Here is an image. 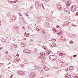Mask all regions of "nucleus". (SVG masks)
<instances>
[{
  "instance_id": "47",
  "label": "nucleus",
  "mask_w": 78,
  "mask_h": 78,
  "mask_svg": "<svg viewBox=\"0 0 78 78\" xmlns=\"http://www.w3.org/2000/svg\"><path fill=\"white\" fill-rule=\"evenodd\" d=\"M2 63H0V66H1V65H2Z\"/></svg>"
},
{
  "instance_id": "51",
  "label": "nucleus",
  "mask_w": 78,
  "mask_h": 78,
  "mask_svg": "<svg viewBox=\"0 0 78 78\" xmlns=\"http://www.w3.org/2000/svg\"><path fill=\"white\" fill-rule=\"evenodd\" d=\"M1 77L2 78V76H1Z\"/></svg>"
},
{
  "instance_id": "30",
  "label": "nucleus",
  "mask_w": 78,
  "mask_h": 78,
  "mask_svg": "<svg viewBox=\"0 0 78 78\" xmlns=\"http://www.w3.org/2000/svg\"><path fill=\"white\" fill-rule=\"evenodd\" d=\"M76 56H77L76 55H74L73 56L74 58H75V57H76Z\"/></svg>"
},
{
  "instance_id": "35",
  "label": "nucleus",
  "mask_w": 78,
  "mask_h": 78,
  "mask_svg": "<svg viewBox=\"0 0 78 78\" xmlns=\"http://www.w3.org/2000/svg\"><path fill=\"white\" fill-rule=\"evenodd\" d=\"M25 44L24 43H23V45L22 46H23V47H25V46H26V45H24Z\"/></svg>"
},
{
  "instance_id": "52",
  "label": "nucleus",
  "mask_w": 78,
  "mask_h": 78,
  "mask_svg": "<svg viewBox=\"0 0 78 78\" xmlns=\"http://www.w3.org/2000/svg\"><path fill=\"white\" fill-rule=\"evenodd\" d=\"M38 45H39V44H38Z\"/></svg>"
},
{
  "instance_id": "38",
  "label": "nucleus",
  "mask_w": 78,
  "mask_h": 78,
  "mask_svg": "<svg viewBox=\"0 0 78 78\" xmlns=\"http://www.w3.org/2000/svg\"><path fill=\"white\" fill-rule=\"evenodd\" d=\"M56 27H57V28H59V26L57 25V26H56Z\"/></svg>"
},
{
  "instance_id": "32",
  "label": "nucleus",
  "mask_w": 78,
  "mask_h": 78,
  "mask_svg": "<svg viewBox=\"0 0 78 78\" xmlns=\"http://www.w3.org/2000/svg\"><path fill=\"white\" fill-rule=\"evenodd\" d=\"M9 2H12V0H9Z\"/></svg>"
},
{
  "instance_id": "12",
  "label": "nucleus",
  "mask_w": 78,
  "mask_h": 78,
  "mask_svg": "<svg viewBox=\"0 0 78 78\" xmlns=\"http://www.w3.org/2000/svg\"><path fill=\"white\" fill-rule=\"evenodd\" d=\"M17 73L19 74L20 75H24V73L21 72H18Z\"/></svg>"
},
{
  "instance_id": "40",
  "label": "nucleus",
  "mask_w": 78,
  "mask_h": 78,
  "mask_svg": "<svg viewBox=\"0 0 78 78\" xmlns=\"http://www.w3.org/2000/svg\"><path fill=\"white\" fill-rule=\"evenodd\" d=\"M26 39H27V38H23L24 40H25Z\"/></svg>"
},
{
  "instance_id": "21",
  "label": "nucleus",
  "mask_w": 78,
  "mask_h": 78,
  "mask_svg": "<svg viewBox=\"0 0 78 78\" xmlns=\"http://www.w3.org/2000/svg\"><path fill=\"white\" fill-rule=\"evenodd\" d=\"M64 10L65 12H67V10L65 8L64 9Z\"/></svg>"
},
{
  "instance_id": "9",
  "label": "nucleus",
  "mask_w": 78,
  "mask_h": 78,
  "mask_svg": "<svg viewBox=\"0 0 78 78\" xmlns=\"http://www.w3.org/2000/svg\"><path fill=\"white\" fill-rule=\"evenodd\" d=\"M58 64H59L60 66H63L64 65V62H58Z\"/></svg>"
},
{
  "instance_id": "8",
  "label": "nucleus",
  "mask_w": 78,
  "mask_h": 78,
  "mask_svg": "<svg viewBox=\"0 0 78 78\" xmlns=\"http://www.w3.org/2000/svg\"><path fill=\"white\" fill-rule=\"evenodd\" d=\"M12 30L13 31H16L17 30V27H16V26H14V27H13Z\"/></svg>"
},
{
  "instance_id": "55",
  "label": "nucleus",
  "mask_w": 78,
  "mask_h": 78,
  "mask_svg": "<svg viewBox=\"0 0 78 78\" xmlns=\"http://www.w3.org/2000/svg\"><path fill=\"white\" fill-rule=\"evenodd\" d=\"M27 37L28 36H27Z\"/></svg>"
},
{
  "instance_id": "50",
  "label": "nucleus",
  "mask_w": 78,
  "mask_h": 78,
  "mask_svg": "<svg viewBox=\"0 0 78 78\" xmlns=\"http://www.w3.org/2000/svg\"><path fill=\"white\" fill-rule=\"evenodd\" d=\"M56 32H58V30H56Z\"/></svg>"
},
{
  "instance_id": "45",
  "label": "nucleus",
  "mask_w": 78,
  "mask_h": 78,
  "mask_svg": "<svg viewBox=\"0 0 78 78\" xmlns=\"http://www.w3.org/2000/svg\"><path fill=\"white\" fill-rule=\"evenodd\" d=\"M41 56L40 55L38 57V58H41Z\"/></svg>"
},
{
  "instance_id": "14",
  "label": "nucleus",
  "mask_w": 78,
  "mask_h": 78,
  "mask_svg": "<svg viewBox=\"0 0 78 78\" xmlns=\"http://www.w3.org/2000/svg\"><path fill=\"white\" fill-rule=\"evenodd\" d=\"M44 69L45 70H46V71H48V70H49V69L47 67H44Z\"/></svg>"
},
{
  "instance_id": "42",
  "label": "nucleus",
  "mask_w": 78,
  "mask_h": 78,
  "mask_svg": "<svg viewBox=\"0 0 78 78\" xmlns=\"http://www.w3.org/2000/svg\"><path fill=\"white\" fill-rule=\"evenodd\" d=\"M27 34L28 35H30V33H27Z\"/></svg>"
},
{
  "instance_id": "59",
  "label": "nucleus",
  "mask_w": 78,
  "mask_h": 78,
  "mask_svg": "<svg viewBox=\"0 0 78 78\" xmlns=\"http://www.w3.org/2000/svg\"><path fill=\"white\" fill-rule=\"evenodd\" d=\"M42 47H43V46H42Z\"/></svg>"
},
{
  "instance_id": "48",
  "label": "nucleus",
  "mask_w": 78,
  "mask_h": 78,
  "mask_svg": "<svg viewBox=\"0 0 78 78\" xmlns=\"http://www.w3.org/2000/svg\"><path fill=\"white\" fill-rule=\"evenodd\" d=\"M0 23H1V21L0 20Z\"/></svg>"
},
{
  "instance_id": "37",
  "label": "nucleus",
  "mask_w": 78,
  "mask_h": 78,
  "mask_svg": "<svg viewBox=\"0 0 78 78\" xmlns=\"http://www.w3.org/2000/svg\"><path fill=\"white\" fill-rule=\"evenodd\" d=\"M14 18V20H16V17H15Z\"/></svg>"
},
{
  "instance_id": "41",
  "label": "nucleus",
  "mask_w": 78,
  "mask_h": 78,
  "mask_svg": "<svg viewBox=\"0 0 78 78\" xmlns=\"http://www.w3.org/2000/svg\"><path fill=\"white\" fill-rule=\"evenodd\" d=\"M76 15H77V16H78V12H77V13H76Z\"/></svg>"
},
{
  "instance_id": "54",
  "label": "nucleus",
  "mask_w": 78,
  "mask_h": 78,
  "mask_svg": "<svg viewBox=\"0 0 78 78\" xmlns=\"http://www.w3.org/2000/svg\"><path fill=\"white\" fill-rule=\"evenodd\" d=\"M41 69H42V68H41Z\"/></svg>"
},
{
  "instance_id": "7",
  "label": "nucleus",
  "mask_w": 78,
  "mask_h": 78,
  "mask_svg": "<svg viewBox=\"0 0 78 78\" xmlns=\"http://www.w3.org/2000/svg\"><path fill=\"white\" fill-rule=\"evenodd\" d=\"M59 55L60 56H63V57H65V54L64 53H59Z\"/></svg>"
},
{
  "instance_id": "17",
  "label": "nucleus",
  "mask_w": 78,
  "mask_h": 78,
  "mask_svg": "<svg viewBox=\"0 0 78 78\" xmlns=\"http://www.w3.org/2000/svg\"><path fill=\"white\" fill-rule=\"evenodd\" d=\"M66 23L67 25H70V22H69V21H66Z\"/></svg>"
},
{
  "instance_id": "31",
  "label": "nucleus",
  "mask_w": 78,
  "mask_h": 78,
  "mask_svg": "<svg viewBox=\"0 0 78 78\" xmlns=\"http://www.w3.org/2000/svg\"><path fill=\"white\" fill-rule=\"evenodd\" d=\"M43 54H42V53H40V55L41 56H43Z\"/></svg>"
},
{
  "instance_id": "27",
  "label": "nucleus",
  "mask_w": 78,
  "mask_h": 78,
  "mask_svg": "<svg viewBox=\"0 0 78 78\" xmlns=\"http://www.w3.org/2000/svg\"><path fill=\"white\" fill-rule=\"evenodd\" d=\"M53 46L54 47L56 46V44H55V43H53Z\"/></svg>"
},
{
  "instance_id": "56",
  "label": "nucleus",
  "mask_w": 78,
  "mask_h": 78,
  "mask_svg": "<svg viewBox=\"0 0 78 78\" xmlns=\"http://www.w3.org/2000/svg\"><path fill=\"white\" fill-rule=\"evenodd\" d=\"M37 29H38V28H37Z\"/></svg>"
},
{
  "instance_id": "1",
  "label": "nucleus",
  "mask_w": 78,
  "mask_h": 78,
  "mask_svg": "<svg viewBox=\"0 0 78 78\" xmlns=\"http://www.w3.org/2000/svg\"><path fill=\"white\" fill-rule=\"evenodd\" d=\"M49 59L51 61H57V57L53 55H51L49 57Z\"/></svg>"
},
{
  "instance_id": "6",
  "label": "nucleus",
  "mask_w": 78,
  "mask_h": 78,
  "mask_svg": "<svg viewBox=\"0 0 78 78\" xmlns=\"http://www.w3.org/2000/svg\"><path fill=\"white\" fill-rule=\"evenodd\" d=\"M24 53H31V51L28 50H26L25 51V50H24L23 51Z\"/></svg>"
},
{
  "instance_id": "25",
  "label": "nucleus",
  "mask_w": 78,
  "mask_h": 78,
  "mask_svg": "<svg viewBox=\"0 0 78 78\" xmlns=\"http://www.w3.org/2000/svg\"><path fill=\"white\" fill-rule=\"evenodd\" d=\"M16 1V0H12V2H15Z\"/></svg>"
},
{
  "instance_id": "26",
  "label": "nucleus",
  "mask_w": 78,
  "mask_h": 78,
  "mask_svg": "<svg viewBox=\"0 0 78 78\" xmlns=\"http://www.w3.org/2000/svg\"><path fill=\"white\" fill-rule=\"evenodd\" d=\"M56 41V39H53L52 40V41H53V42H55V41Z\"/></svg>"
},
{
  "instance_id": "36",
  "label": "nucleus",
  "mask_w": 78,
  "mask_h": 78,
  "mask_svg": "<svg viewBox=\"0 0 78 78\" xmlns=\"http://www.w3.org/2000/svg\"><path fill=\"white\" fill-rule=\"evenodd\" d=\"M26 16H27L28 17L29 16H28V14H26Z\"/></svg>"
},
{
  "instance_id": "19",
  "label": "nucleus",
  "mask_w": 78,
  "mask_h": 78,
  "mask_svg": "<svg viewBox=\"0 0 78 78\" xmlns=\"http://www.w3.org/2000/svg\"><path fill=\"white\" fill-rule=\"evenodd\" d=\"M12 17H13V16H12L10 17L9 18V19L10 20H13V19H12Z\"/></svg>"
},
{
  "instance_id": "5",
  "label": "nucleus",
  "mask_w": 78,
  "mask_h": 78,
  "mask_svg": "<svg viewBox=\"0 0 78 78\" xmlns=\"http://www.w3.org/2000/svg\"><path fill=\"white\" fill-rule=\"evenodd\" d=\"M65 78H70L71 76L69 74H66L65 76Z\"/></svg>"
},
{
  "instance_id": "28",
  "label": "nucleus",
  "mask_w": 78,
  "mask_h": 78,
  "mask_svg": "<svg viewBox=\"0 0 78 78\" xmlns=\"http://www.w3.org/2000/svg\"><path fill=\"white\" fill-rule=\"evenodd\" d=\"M38 31H41V30H42V29H41V28L40 29L38 28Z\"/></svg>"
},
{
  "instance_id": "44",
  "label": "nucleus",
  "mask_w": 78,
  "mask_h": 78,
  "mask_svg": "<svg viewBox=\"0 0 78 78\" xmlns=\"http://www.w3.org/2000/svg\"><path fill=\"white\" fill-rule=\"evenodd\" d=\"M16 56H19V54H17V55H16Z\"/></svg>"
},
{
  "instance_id": "16",
  "label": "nucleus",
  "mask_w": 78,
  "mask_h": 78,
  "mask_svg": "<svg viewBox=\"0 0 78 78\" xmlns=\"http://www.w3.org/2000/svg\"><path fill=\"white\" fill-rule=\"evenodd\" d=\"M20 61V59H16L13 60V61L15 62H17V61Z\"/></svg>"
},
{
  "instance_id": "22",
  "label": "nucleus",
  "mask_w": 78,
  "mask_h": 78,
  "mask_svg": "<svg viewBox=\"0 0 78 78\" xmlns=\"http://www.w3.org/2000/svg\"><path fill=\"white\" fill-rule=\"evenodd\" d=\"M50 47H53V44H51Z\"/></svg>"
},
{
  "instance_id": "53",
  "label": "nucleus",
  "mask_w": 78,
  "mask_h": 78,
  "mask_svg": "<svg viewBox=\"0 0 78 78\" xmlns=\"http://www.w3.org/2000/svg\"><path fill=\"white\" fill-rule=\"evenodd\" d=\"M1 50V48H0V50Z\"/></svg>"
},
{
  "instance_id": "46",
  "label": "nucleus",
  "mask_w": 78,
  "mask_h": 78,
  "mask_svg": "<svg viewBox=\"0 0 78 78\" xmlns=\"http://www.w3.org/2000/svg\"><path fill=\"white\" fill-rule=\"evenodd\" d=\"M20 16H22V14H20Z\"/></svg>"
},
{
  "instance_id": "2",
  "label": "nucleus",
  "mask_w": 78,
  "mask_h": 78,
  "mask_svg": "<svg viewBox=\"0 0 78 78\" xmlns=\"http://www.w3.org/2000/svg\"><path fill=\"white\" fill-rule=\"evenodd\" d=\"M76 7L75 6V5H73V6H71V9L73 12H75L76 11Z\"/></svg>"
},
{
  "instance_id": "39",
  "label": "nucleus",
  "mask_w": 78,
  "mask_h": 78,
  "mask_svg": "<svg viewBox=\"0 0 78 78\" xmlns=\"http://www.w3.org/2000/svg\"><path fill=\"white\" fill-rule=\"evenodd\" d=\"M69 42H72V43H73V41H71Z\"/></svg>"
},
{
  "instance_id": "10",
  "label": "nucleus",
  "mask_w": 78,
  "mask_h": 78,
  "mask_svg": "<svg viewBox=\"0 0 78 78\" xmlns=\"http://www.w3.org/2000/svg\"><path fill=\"white\" fill-rule=\"evenodd\" d=\"M58 35L59 36H63V33L62 31L60 32L59 34Z\"/></svg>"
},
{
  "instance_id": "18",
  "label": "nucleus",
  "mask_w": 78,
  "mask_h": 78,
  "mask_svg": "<svg viewBox=\"0 0 78 78\" xmlns=\"http://www.w3.org/2000/svg\"><path fill=\"white\" fill-rule=\"evenodd\" d=\"M50 52L49 51H46V55H49V54H50Z\"/></svg>"
},
{
  "instance_id": "13",
  "label": "nucleus",
  "mask_w": 78,
  "mask_h": 78,
  "mask_svg": "<svg viewBox=\"0 0 78 78\" xmlns=\"http://www.w3.org/2000/svg\"><path fill=\"white\" fill-rule=\"evenodd\" d=\"M41 59H45V57L44 56H41Z\"/></svg>"
},
{
  "instance_id": "57",
  "label": "nucleus",
  "mask_w": 78,
  "mask_h": 78,
  "mask_svg": "<svg viewBox=\"0 0 78 78\" xmlns=\"http://www.w3.org/2000/svg\"><path fill=\"white\" fill-rule=\"evenodd\" d=\"M69 44H71V43H69Z\"/></svg>"
},
{
  "instance_id": "29",
  "label": "nucleus",
  "mask_w": 78,
  "mask_h": 78,
  "mask_svg": "<svg viewBox=\"0 0 78 78\" xmlns=\"http://www.w3.org/2000/svg\"><path fill=\"white\" fill-rule=\"evenodd\" d=\"M42 54L43 55V56L45 55V54L44 53H42Z\"/></svg>"
},
{
  "instance_id": "20",
  "label": "nucleus",
  "mask_w": 78,
  "mask_h": 78,
  "mask_svg": "<svg viewBox=\"0 0 78 78\" xmlns=\"http://www.w3.org/2000/svg\"><path fill=\"white\" fill-rule=\"evenodd\" d=\"M7 16H11V13L9 12V13H8V14H7Z\"/></svg>"
},
{
  "instance_id": "23",
  "label": "nucleus",
  "mask_w": 78,
  "mask_h": 78,
  "mask_svg": "<svg viewBox=\"0 0 78 78\" xmlns=\"http://www.w3.org/2000/svg\"><path fill=\"white\" fill-rule=\"evenodd\" d=\"M49 24L48 23H46V25H47V26H48V27H49Z\"/></svg>"
},
{
  "instance_id": "49",
  "label": "nucleus",
  "mask_w": 78,
  "mask_h": 78,
  "mask_svg": "<svg viewBox=\"0 0 78 78\" xmlns=\"http://www.w3.org/2000/svg\"><path fill=\"white\" fill-rule=\"evenodd\" d=\"M26 34H27V33L25 32V34L26 35Z\"/></svg>"
},
{
  "instance_id": "4",
  "label": "nucleus",
  "mask_w": 78,
  "mask_h": 78,
  "mask_svg": "<svg viewBox=\"0 0 78 78\" xmlns=\"http://www.w3.org/2000/svg\"><path fill=\"white\" fill-rule=\"evenodd\" d=\"M34 73H30L29 77L30 78H34Z\"/></svg>"
},
{
  "instance_id": "33",
  "label": "nucleus",
  "mask_w": 78,
  "mask_h": 78,
  "mask_svg": "<svg viewBox=\"0 0 78 78\" xmlns=\"http://www.w3.org/2000/svg\"><path fill=\"white\" fill-rule=\"evenodd\" d=\"M75 77L76 78H78V75L77 76H76Z\"/></svg>"
},
{
  "instance_id": "3",
  "label": "nucleus",
  "mask_w": 78,
  "mask_h": 78,
  "mask_svg": "<svg viewBox=\"0 0 78 78\" xmlns=\"http://www.w3.org/2000/svg\"><path fill=\"white\" fill-rule=\"evenodd\" d=\"M66 5L67 6H70V5H71L70 1H67L66 2Z\"/></svg>"
},
{
  "instance_id": "34",
  "label": "nucleus",
  "mask_w": 78,
  "mask_h": 78,
  "mask_svg": "<svg viewBox=\"0 0 78 78\" xmlns=\"http://www.w3.org/2000/svg\"><path fill=\"white\" fill-rule=\"evenodd\" d=\"M12 76H13V75H12L10 76V78H12Z\"/></svg>"
},
{
  "instance_id": "24",
  "label": "nucleus",
  "mask_w": 78,
  "mask_h": 78,
  "mask_svg": "<svg viewBox=\"0 0 78 78\" xmlns=\"http://www.w3.org/2000/svg\"><path fill=\"white\" fill-rule=\"evenodd\" d=\"M41 5L42 8H43V9H44V4H43V3L41 4Z\"/></svg>"
},
{
  "instance_id": "15",
  "label": "nucleus",
  "mask_w": 78,
  "mask_h": 78,
  "mask_svg": "<svg viewBox=\"0 0 78 78\" xmlns=\"http://www.w3.org/2000/svg\"><path fill=\"white\" fill-rule=\"evenodd\" d=\"M57 8L60 11H62V7H57Z\"/></svg>"
},
{
  "instance_id": "58",
  "label": "nucleus",
  "mask_w": 78,
  "mask_h": 78,
  "mask_svg": "<svg viewBox=\"0 0 78 78\" xmlns=\"http://www.w3.org/2000/svg\"><path fill=\"white\" fill-rule=\"evenodd\" d=\"M39 69H40L39 68Z\"/></svg>"
},
{
  "instance_id": "11",
  "label": "nucleus",
  "mask_w": 78,
  "mask_h": 78,
  "mask_svg": "<svg viewBox=\"0 0 78 78\" xmlns=\"http://www.w3.org/2000/svg\"><path fill=\"white\" fill-rule=\"evenodd\" d=\"M69 69L70 70H73L74 69V67L73 66H71L69 67Z\"/></svg>"
},
{
  "instance_id": "43",
  "label": "nucleus",
  "mask_w": 78,
  "mask_h": 78,
  "mask_svg": "<svg viewBox=\"0 0 78 78\" xmlns=\"http://www.w3.org/2000/svg\"><path fill=\"white\" fill-rule=\"evenodd\" d=\"M5 53H6V54H8V51H6V52H5Z\"/></svg>"
}]
</instances>
